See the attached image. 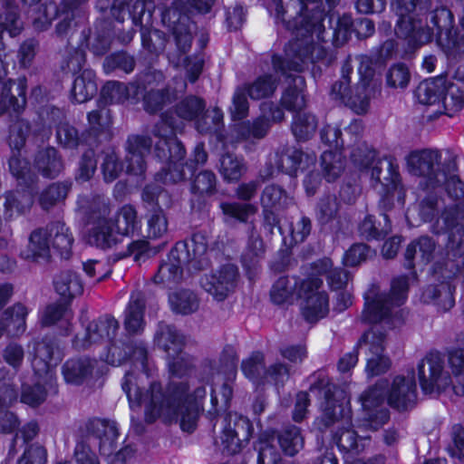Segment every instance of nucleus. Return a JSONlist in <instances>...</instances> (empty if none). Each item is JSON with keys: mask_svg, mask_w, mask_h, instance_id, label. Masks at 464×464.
Listing matches in <instances>:
<instances>
[{"mask_svg": "<svg viewBox=\"0 0 464 464\" xmlns=\"http://www.w3.org/2000/svg\"><path fill=\"white\" fill-rule=\"evenodd\" d=\"M155 344L168 356L170 375L166 392L153 378V366L147 358V350L142 343L126 347L130 369L126 372L121 387L126 393L130 407H144L145 420L153 422L160 419L166 423L179 420L180 428L192 432L199 413L203 410L206 390L203 386L190 392L188 382L177 381L188 373L190 361L183 353L184 336L173 326L160 323L154 335Z\"/></svg>", "mask_w": 464, "mask_h": 464, "instance_id": "obj_1", "label": "nucleus"}, {"mask_svg": "<svg viewBox=\"0 0 464 464\" xmlns=\"http://www.w3.org/2000/svg\"><path fill=\"white\" fill-rule=\"evenodd\" d=\"M205 102L196 96H188L179 102L174 109H168L160 115V122L153 130L156 139L154 152L156 157L166 161L168 166L156 175V180L164 184H176L185 179L184 164L182 160L186 154L185 149L176 138V133L181 131L186 121H194L198 131L215 133L225 148L239 141L251 139L264 138L272 123L280 122L285 118L284 111L270 102L260 106L261 115L252 122L243 121L235 123L227 137H222L218 131L223 126V112L215 107L205 111Z\"/></svg>", "mask_w": 464, "mask_h": 464, "instance_id": "obj_2", "label": "nucleus"}, {"mask_svg": "<svg viewBox=\"0 0 464 464\" xmlns=\"http://www.w3.org/2000/svg\"><path fill=\"white\" fill-rule=\"evenodd\" d=\"M415 279V273L393 278L389 293H382L372 285L364 295V309L362 319L372 327L364 333L357 348L366 355L365 372L368 377L386 372L391 366L384 354L386 332L401 326L408 313L402 308L408 297V288Z\"/></svg>", "mask_w": 464, "mask_h": 464, "instance_id": "obj_3", "label": "nucleus"}, {"mask_svg": "<svg viewBox=\"0 0 464 464\" xmlns=\"http://www.w3.org/2000/svg\"><path fill=\"white\" fill-rule=\"evenodd\" d=\"M310 391L324 395L323 416L316 425L320 430L323 429L322 423L324 428L333 426V440L343 453L344 464H383L382 456L367 463L357 458L370 441L366 432L377 430L371 426V422L375 419L374 413L372 412L370 419L362 408L363 419L358 420L354 426L351 419L350 400L344 390L337 388L327 379L321 378L311 386Z\"/></svg>", "mask_w": 464, "mask_h": 464, "instance_id": "obj_4", "label": "nucleus"}, {"mask_svg": "<svg viewBox=\"0 0 464 464\" xmlns=\"http://www.w3.org/2000/svg\"><path fill=\"white\" fill-rule=\"evenodd\" d=\"M321 16L319 14L316 17V23L314 24L315 33L309 32L307 28H297L295 24L292 26L291 22H287L285 25L292 31L294 39L285 46L284 58L274 55L272 59L276 73H280L291 81L283 92L281 105L294 113L300 112L306 104L305 82L302 76L293 75L291 72L303 71L310 63H315L326 55V50L323 45L326 32L320 23Z\"/></svg>", "mask_w": 464, "mask_h": 464, "instance_id": "obj_5", "label": "nucleus"}, {"mask_svg": "<svg viewBox=\"0 0 464 464\" xmlns=\"http://www.w3.org/2000/svg\"><path fill=\"white\" fill-rule=\"evenodd\" d=\"M440 158L438 150L412 151L407 157V167L411 174L424 178V189H435L443 186L451 198L459 200L431 226V230L436 234L449 232L450 244L453 245L454 231L458 234L464 232V183L457 174V155L447 150L445 164L441 169L439 167Z\"/></svg>", "mask_w": 464, "mask_h": 464, "instance_id": "obj_6", "label": "nucleus"}, {"mask_svg": "<svg viewBox=\"0 0 464 464\" xmlns=\"http://www.w3.org/2000/svg\"><path fill=\"white\" fill-rule=\"evenodd\" d=\"M392 7L398 15L395 33L405 40L411 48L430 43L434 35L438 44L450 48L455 42L450 39L453 15L445 8H437L430 14V24L423 16L429 8V0H393Z\"/></svg>", "mask_w": 464, "mask_h": 464, "instance_id": "obj_7", "label": "nucleus"}, {"mask_svg": "<svg viewBox=\"0 0 464 464\" xmlns=\"http://www.w3.org/2000/svg\"><path fill=\"white\" fill-rule=\"evenodd\" d=\"M164 79L162 72L150 70L140 78V84L126 85L119 82H106L101 92L100 102L103 105L121 103L127 100L137 101L140 94L144 93V109L150 113L161 111L171 104L183 93L187 84L181 77H174L172 87L170 84L162 91H154V88Z\"/></svg>", "mask_w": 464, "mask_h": 464, "instance_id": "obj_8", "label": "nucleus"}, {"mask_svg": "<svg viewBox=\"0 0 464 464\" xmlns=\"http://www.w3.org/2000/svg\"><path fill=\"white\" fill-rule=\"evenodd\" d=\"M351 160L360 171L370 175L372 185L384 205H404L405 188L401 184L398 164L391 157H380L367 145L353 150Z\"/></svg>", "mask_w": 464, "mask_h": 464, "instance_id": "obj_9", "label": "nucleus"}, {"mask_svg": "<svg viewBox=\"0 0 464 464\" xmlns=\"http://www.w3.org/2000/svg\"><path fill=\"white\" fill-rule=\"evenodd\" d=\"M29 126L24 121L15 122L10 130V147L13 156L9 160V168L13 176L17 180L20 188L8 192L5 195V216L13 218L28 211L34 203L36 176L32 172L28 162L20 159L14 152L20 154V150L24 144L25 134Z\"/></svg>", "mask_w": 464, "mask_h": 464, "instance_id": "obj_10", "label": "nucleus"}, {"mask_svg": "<svg viewBox=\"0 0 464 464\" xmlns=\"http://www.w3.org/2000/svg\"><path fill=\"white\" fill-rule=\"evenodd\" d=\"M398 410H407L416 401V382L413 376H396L389 386L387 380H380L373 387L365 391L360 401L370 419L374 413L375 419L371 422L373 429H379L389 420V411L384 407V399Z\"/></svg>", "mask_w": 464, "mask_h": 464, "instance_id": "obj_11", "label": "nucleus"}, {"mask_svg": "<svg viewBox=\"0 0 464 464\" xmlns=\"http://www.w3.org/2000/svg\"><path fill=\"white\" fill-rule=\"evenodd\" d=\"M332 266L329 258L319 260L314 266L312 276L304 280L298 288L302 314L307 322H317L329 313V298L324 290H320L323 281L317 276L326 274L328 284L334 291L343 289L348 284V273L342 269H332Z\"/></svg>", "mask_w": 464, "mask_h": 464, "instance_id": "obj_12", "label": "nucleus"}, {"mask_svg": "<svg viewBox=\"0 0 464 464\" xmlns=\"http://www.w3.org/2000/svg\"><path fill=\"white\" fill-rule=\"evenodd\" d=\"M24 29L17 6L8 0H0V115L12 111L19 114L24 108L26 100V79L24 77L17 80V95L15 98L11 94L13 82L5 80L7 74L6 58L8 54L5 52V45L2 42V34L7 32L11 37H14Z\"/></svg>", "mask_w": 464, "mask_h": 464, "instance_id": "obj_13", "label": "nucleus"}, {"mask_svg": "<svg viewBox=\"0 0 464 464\" xmlns=\"http://www.w3.org/2000/svg\"><path fill=\"white\" fill-rule=\"evenodd\" d=\"M358 73L360 81L353 91L350 88L349 74L352 67L347 63L343 65L342 79L336 82L331 89V98L339 104L349 107L357 114L366 113L370 107V101L380 92V82L374 78L378 63L367 55L359 58Z\"/></svg>", "mask_w": 464, "mask_h": 464, "instance_id": "obj_14", "label": "nucleus"}, {"mask_svg": "<svg viewBox=\"0 0 464 464\" xmlns=\"http://www.w3.org/2000/svg\"><path fill=\"white\" fill-rule=\"evenodd\" d=\"M208 237L202 233H195L188 241L178 242L167 260L160 266L154 276L155 283L170 287L181 279L184 266L188 271H198L208 266Z\"/></svg>", "mask_w": 464, "mask_h": 464, "instance_id": "obj_15", "label": "nucleus"}, {"mask_svg": "<svg viewBox=\"0 0 464 464\" xmlns=\"http://www.w3.org/2000/svg\"><path fill=\"white\" fill-rule=\"evenodd\" d=\"M162 23L172 31L177 46V52L168 56L169 63L175 67L180 66L182 63L189 81L196 82L201 73L203 60L198 56L193 58L185 56L191 46L195 25L190 22V17L181 1L173 3L172 6L162 13Z\"/></svg>", "mask_w": 464, "mask_h": 464, "instance_id": "obj_16", "label": "nucleus"}, {"mask_svg": "<svg viewBox=\"0 0 464 464\" xmlns=\"http://www.w3.org/2000/svg\"><path fill=\"white\" fill-rule=\"evenodd\" d=\"M82 38L78 49L68 62L70 71L74 73L82 71V73L74 79L72 88V97L78 103L91 100L97 92L93 71L83 69L85 63L83 48H89L94 55H102L109 50L111 43V35L109 30L97 31L92 36L82 31Z\"/></svg>", "mask_w": 464, "mask_h": 464, "instance_id": "obj_17", "label": "nucleus"}, {"mask_svg": "<svg viewBox=\"0 0 464 464\" xmlns=\"http://www.w3.org/2000/svg\"><path fill=\"white\" fill-rule=\"evenodd\" d=\"M443 358L438 352L429 353L418 364L420 384L425 393H432L452 383L454 392L464 395V349H454L449 353V364L456 383L443 370Z\"/></svg>", "mask_w": 464, "mask_h": 464, "instance_id": "obj_18", "label": "nucleus"}, {"mask_svg": "<svg viewBox=\"0 0 464 464\" xmlns=\"http://www.w3.org/2000/svg\"><path fill=\"white\" fill-rule=\"evenodd\" d=\"M28 347L32 356V367L39 377V381L33 387L23 386L21 401L35 407L41 404L46 397V391L41 384V381L47 382L52 385V368L61 361L62 353L51 339H44L42 342L34 341Z\"/></svg>", "mask_w": 464, "mask_h": 464, "instance_id": "obj_19", "label": "nucleus"}, {"mask_svg": "<svg viewBox=\"0 0 464 464\" xmlns=\"http://www.w3.org/2000/svg\"><path fill=\"white\" fill-rule=\"evenodd\" d=\"M73 238L68 227L60 221L51 224L46 229H36L32 232L25 249L21 252L24 259L34 262H46L51 256V244L63 257H68Z\"/></svg>", "mask_w": 464, "mask_h": 464, "instance_id": "obj_20", "label": "nucleus"}, {"mask_svg": "<svg viewBox=\"0 0 464 464\" xmlns=\"http://www.w3.org/2000/svg\"><path fill=\"white\" fill-rule=\"evenodd\" d=\"M237 362L236 350L227 346L220 355L218 366H211L210 379L207 381L211 385L209 415H218L227 410L233 393L230 382L236 378Z\"/></svg>", "mask_w": 464, "mask_h": 464, "instance_id": "obj_21", "label": "nucleus"}, {"mask_svg": "<svg viewBox=\"0 0 464 464\" xmlns=\"http://www.w3.org/2000/svg\"><path fill=\"white\" fill-rule=\"evenodd\" d=\"M79 209L90 219H94L90 228L86 240L97 247L111 248L120 242V236L112 227L111 221L106 218L110 212L109 203L102 196H95L90 200L86 197H80Z\"/></svg>", "mask_w": 464, "mask_h": 464, "instance_id": "obj_22", "label": "nucleus"}, {"mask_svg": "<svg viewBox=\"0 0 464 464\" xmlns=\"http://www.w3.org/2000/svg\"><path fill=\"white\" fill-rule=\"evenodd\" d=\"M415 94L422 104L441 103L443 113L450 117L459 111L464 103V92L442 75L421 82Z\"/></svg>", "mask_w": 464, "mask_h": 464, "instance_id": "obj_23", "label": "nucleus"}, {"mask_svg": "<svg viewBox=\"0 0 464 464\" xmlns=\"http://www.w3.org/2000/svg\"><path fill=\"white\" fill-rule=\"evenodd\" d=\"M322 0H272L266 6L267 11L275 16L276 23L282 22L286 24L291 22L292 26L307 28L309 32L315 33L314 24L316 17L321 14L320 23L325 32L324 11L318 8L309 7L310 4H316Z\"/></svg>", "mask_w": 464, "mask_h": 464, "instance_id": "obj_24", "label": "nucleus"}, {"mask_svg": "<svg viewBox=\"0 0 464 464\" xmlns=\"http://www.w3.org/2000/svg\"><path fill=\"white\" fill-rule=\"evenodd\" d=\"M40 126H36L34 131L49 136L51 129L56 128V139L59 144L64 148L72 149L79 144L77 130L65 121L63 111L58 108H45L39 113Z\"/></svg>", "mask_w": 464, "mask_h": 464, "instance_id": "obj_25", "label": "nucleus"}, {"mask_svg": "<svg viewBox=\"0 0 464 464\" xmlns=\"http://www.w3.org/2000/svg\"><path fill=\"white\" fill-rule=\"evenodd\" d=\"M252 432V423L246 417L230 412L223 420L220 444L228 453L235 454L249 440Z\"/></svg>", "mask_w": 464, "mask_h": 464, "instance_id": "obj_26", "label": "nucleus"}, {"mask_svg": "<svg viewBox=\"0 0 464 464\" xmlns=\"http://www.w3.org/2000/svg\"><path fill=\"white\" fill-rule=\"evenodd\" d=\"M276 87V79L272 75L258 77L246 89L238 88L233 96V104L230 112L233 121L241 120L248 113L246 92L250 98L259 100L271 95Z\"/></svg>", "mask_w": 464, "mask_h": 464, "instance_id": "obj_27", "label": "nucleus"}, {"mask_svg": "<svg viewBox=\"0 0 464 464\" xmlns=\"http://www.w3.org/2000/svg\"><path fill=\"white\" fill-rule=\"evenodd\" d=\"M241 368L244 375L254 383L267 382L278 385L289 376V371L283 363H275L268 370H265L264 355L259 352L254 353L248 359L244 360Z\"/></svg>", "mask_w": 464, "mask_h": 464, "instance_id": "obj_28", "label": "nucleus"}, {"mask_svg": "<svg viewBox=\"0 0 464 464\" xmlns=\"http://www.w3.org/2000/svg\"><path fill=\"white\" fill-rule=\"evenodd\" d=\"M239 274L237 267L231 264L220 266L201 281L203 289L216 300L222 301L233 293L237 286Z\"/></svg>", "mask_w": 464, "mask_h": 464, "instance_id": "obj_29", "label": "nucleus"}, {"mask_svg": "<svg viewBox=\"0 0 464 464\" xmlns=\"http://www.w3.org/2000/svg\"><path fill=\"white\" fill-rule=\"evenodd\" d=\"M118 328L119 324L114 317H102L83 326L82 332L75 335L72 344L76 349H85L104 340L111 343Z\"/></svg>", "mask_w": 464, "mask_h": 464, "instance_id": "obj_30", "label": "nucleus"}, {"mask_svg": "<svg viewBox=\"0 0 464 464\" xmlns=\"http://www.w3.org/2000/svg\"><path fill=\"white\" fill-rule=\"evenodd\" d=\"M261 204L265 226L272 232L279 220L276 213L293 204V198L280 187L267 186L261 195Z\"/></svg>", "mask_w": 464, "mask_h": 464, "instance_id": "obj_31", "label": "nucleus"}, {"mask_svg": "<svg viewBox=\"0 0 464 464\" xmlns=\"http://www.w3.org/2000/svg\"><path fill=\"white\" fill-rule=\"evenodd\" d=\"M151 140L141 135H131L127 140L126 172L141 176L146 169L145 156L150 152Z\"/></svg>", "mask_w": 464, "mask_h": 464, "instance_id": "obj_32", "label": "nucleus"}, {"mask_svg": "<svg viewBox=\"0 0 464 464\" xmlns=\"http://www.w3.org/2000/svg\"><path fill=\"white\" fill-rule=\"evenodd\" d=\"M276 169L290 176L297 174L298 170H304L314 166L316 157L314 153H303L295 148H288L284 153L275 155Z\"/></svg>", "mask_w": 464, "mask_h": 464, "instance_id": "obj_33", "label": "nucleus"}, {"mask_svg": "<svg viewBox=\"0 0 464 464\" xmlns=\"http://www.w3.org/2000/svg\"><path fill=\"white\" fill-rule=\"evenodd\" d=\"M86 0H64L62 3L61 13L63 15L62 21L57 24L55 33L58 36H67L72 27H78L86 21V12L82 3Z\"/></svg>", "mask_w": 464, "mask_h": 464, "instance_id": "obj_34", "label": "nucleus"}, {"mask_svg": "<svg viewBox=\"0 0 464 464\" xmlns=\"http://www.w3.org/2000/svg\"><path fill=\"white\" fill-rule=\"evenodd\" d=\"M28 309L22 304H15L6 309L0 319V337L6 334L9 337H19L26 330L25 319Z\"/></svg>", "mask_w": 464, "mask_h": 464, "instance_id": "obj_35", "label": "nucleus"}, {"mask_svg": "<svg viewBox=\"0 0 464 464\" xmlns=\"http://www.w3.org/2000/svg\"><path fill=\"white\" fill-rule=\"evenodd\" d=\"M144 310L143 295L139 291L132 292L124 312V327L129 334H140L144 330Z\"/></svg>", "mask_w": 464, "mask_h": 464, "instance_id": "obj_36", "label": "nucleus"}, {"mask_svg": "<svg viewBox=\"0 0 464 464\" xmlns=\"http://www.w3.org/2000/svg\"><path fill=\"white\" fill-rule=\"evenodd\" d=\"M436 246L428 237H421L411 242L405 253L407 266L412 269L415 265L424 266L430 263L435 256Z\"/></svg>", "mask_w": 464, "mask_h": 464, "instance_id": "obj_37", "label": "nucleus"}, {"mask_svg": "<svg viewBox=\"0 0 464 464\" xmlns=\"http://www.w3.org/2000/svg\"><path fill=\"white\" fill-rule=\"evenodd\" d=\"M89 430L100 440L101 453L109 454L119 436L117 423L113 420L94 419L90 421Z\"/></svg>", "mask_w": 464, "mask_h": 464, "instance_id": "obj_38", "label": "nucleus"}, {"mask_svg": "<svg viewBox=\"0 0 464 464\" xmlns=\"http://www.w3.org/2000/svg\"><path fill=\"white\" fill-rule=\"evenodd\" d=\"M264 253L263 240L253 231L248 239L247 246L242 256V264L250 280L257 274L260 260Z\"/></svg>", "mask_w": 464, "mask_h": 464, "instance_id": "obj_39", "label": "nucleus"}, {"mask_svg": "<svg viewBox=\"0 0 464 464\" xmlns=\"http://www.w3.org/2000/svg\"><path fill=\"white\" fill-rule=\"evenodd\" d=\"M35 168L45 178L57 177L63 169L61 156L54 148H46L40 150L34 160Z\"/></svg>", "mask_w": 464, "mask_h": 464, "instance_id": "obj_40", "label": "nucleus"}, {"mask_svg": "<svg viewBox=\"0 0 464 464\" xmlns=\"http://www.w3.org/2000/svg\"><path fill=\"white\" fill-rule=\"evenodd\" d=\"M72 318V314L67 304H54L44 309L41 316V322L44 325L56 324L64 331V334H68Z\"/></svg>", "mask_w": 464, "mask_h": 464, "instance_id": "obj_41", "label": "nucleus"}, {"mask_svg": "<svg viewBox=\"0 0 464 464\" xmlns=\"http://www.w3.org/2000/svg\"><path fill=\"white\" fill-rule=\"evenodd\" d=\"M93 370V362L88 358L68 360L63 367V375L67 383L81 384Z\"/></svg>", "mask_w": 464, "mask_h": 464, "instance_id": "obj_42", "label": "nucleus"}, {"mask_svg": "<svg viewBox=\"0 0 464 464\" xmlns=\"http://www.w3.org/2000/svg\"><path fill=\"white\" fill-rule=\"evenodd\" d=\"M297 279L295 277L282 276L272 285L270 290L271 301L276 304H288L297 295Z\"/></svg>", "mask_w": 464, "mask_h": 464, "instance_id": "obj_43", "label": "nucleus"}, {"mask_svg": "<svg viewBox=\"0 0 464 464\" xmlns=\"http://www.w3.org/2000/svg\"><path fill=\"white\" fill-rule=\"evenodd\" d=\"M321 169L327 182L335 181L344 171L345 160L342 150H325L321 156Z\"/></svg>", "mask_w": 464, "mask_h": 464, "instance_id": "obj_44", "label": "nucleus"}, {"mask_svg": "<svg viewBox=\"0 0 464 464\" xmlns=\"http://www.w3.org/2000/svg\"><path fill=\"white\" fill-rule=\"evenodd\" d=\"M220 209L225 221L237 220L240 223H248L253 226L252 218L257 213V207L252 203L221 202Z\"/></svg>", "mask_w": 464, "mask_h": 464, "instance_id": "obj_45", "label": "nucleus"}, {"mask_svg": "<svg viewBox=\"0 0 464 464\" xmlns=\"http://www.w3.org/2000/svg\"><path fill=\"white\" fill-rule=\"evenodd\" d=\"M112 227L121 236H133L140 229L137 220V212L130 205L123 206L118 212L115 220H111Z\"/></svg>", "mask_w": 464, "mask_h": 464, "instance_id": "obj_46", "label": "nucleus"}, {"mask_svg": "<svg viewBox=\"0 0 464 464\" xmlns=\"http://www.w3.org/2000/svg\"><path fill=\"white\" fill-rule=\"evenodd\" d=\"M54 287L64 300H71L82 293V285L78 275L71 271L61 273L54 280Z\"/></svg>", "mask_w": 464, "mask_h": 464, "instance_id": "obj_47", "label": "nucleus"}, {"mask_svg": "<svg viewBox=\"0 0 464 464\" xmlns=\"http://www.w3.org/2000/svg\"><path fill=\"white\" fill-rule=\"evenodd\" d=\"M277 227L283 237L285 244H287L286 235L290 237V245L303 242L310 234L311 223L309 218L301 217L295 223L288 225L281 224L278 220Z\"/></svg>", "mask_w": 464, "mask_h": 464, "instance_id": "obj_48", "label": "nucleus"}, {"mask_svg": "<svg viewBox=\"0 0 464 464\" xmlns=\"http://www.w3.org/2000/svg\"><path fill=\"white\" fill-rule=\"evenodd\" d=\"M72 183L69 181L54 182L44 188L39 195V204L44 209H49L55 205L63 202L69 190Z\"/></svg>", "mask_w": 464, "mask_h": 464, "instance_id": "obj_49", "label": "nucleus"}, {"mask_svg": "<svg viewBox=\"0 0 464 464\" xmlns=\"http://www.w3.org/2000/svg\"><path fill=\"white\" fill-rule=\"evenodd\" d=\"M317 120L309 112H297L293 116L291 130L297 140H307L315 132Z\"/></svg>", "mask_w": 464, "mask_h": 464, "instance_id": "obj_50", "label": "nucleus"}, {"mask_svg": "<svg viewBox=\"0 0 464 464\" xmlns=\"http://www.w3.org/2000/svg\"><path fill=\"white\" fill-rule=\"evenodd\" d=\"M169 302L172 311L180 314H191L198 307L196 295L188 290H180L169 295Z\"/></svg>", "mask_w": 464, "mask_h": 464, "instance_id": "obj_51", "label": "nucleus"}, {"mask_svg": "<svg viewBox=\"0 0 464 464\" xmlns=\"http://www.w3.org/2000/svg\"><path fill=\"white\" fill-rule=\"evenodd\" d=\"M219 171L225 180L237 181L246 171V166L242 158L227 153L220 159Z\"/></svg>", "mask_w": 464, "mask_h": 464, "instance_id": "obj_52", "label": "nucleus"}, {"mask_svg": "<svg viewBox=\"0 0 464 464\" xmlns=\"http://www.w3.org/2000/svg\"><path fill=\"white\" fill-rule=\"evenodd\" d=\"M278 443L286 455L296 454L304 446V439L299 428L295 426L285 428L278 435Z\"/></svg>", "mask_w": 464, "mask_h": 464, "instance_id": "obj_53", "label": "nucleus"}, {"mask_svg": "<svg viewBox=\"0 0 464 464\" xmlns=\"http://www.w3.org/2000/svg\"><path fill=\"white\" fill-rule=\"evenodd\" d=\"M88 122L90 127V135L98 139L102 135H109L111 124L110 111L106 108H101L88 113Z\"/></svg>", "mask_w": 464, "mask_h": 464, "instance_id": "obj_54", "label": "nucleus"}, {"mask_svg": "<svg viewBox=\"0 0 464 464\" xmlns=\"http://www.w3.org/2000/svg\"><path fill=\"white\" fill-rule=\"evenodd\" d=\"M168 231V219L161 208H157L147 216V237L150 239H159Z\"/></svg>", "mask_w": 464, "mask_h": 464, "instance_id": "obj_55", "label": "nucleus"}, {"mask_svg": "<svg viewBox=\"0 0 464 464\" xmlns=\"http://www.w3.org/2000/svg\"><path fill=\"white\" fill-rule=\"evenodd\" d=\"M217 179L213 172L205 170L194 179L191 192L198 196H211L216 192Z\"/></svg>", "mask_w": 464, "mask_h": 464, "instance_id": "obj_56", "label": "nucleus"}, {"mask_svg": "<svg viewBox=\"0 0 464 464\" xmlns=\"http://www.w3.org/2000/svg\"><path fill=\"white\" fill-rule=\"evenodd\" d=\"M382 218L385 224L382 229H379L375 225L373 217L371 215L366 216L359 227L361 235L366 239H380L386 236L391 230V225L387 215H383Z\"/></svg>", "mask_w": 464, "mask_h": 464, "instance_id": "obj_57", "label": "nucleus"}, {"mask_svg": "<svg viewBox=\"0 0 464 464\" xmlns=\"http://www.w3.org/2000/svg\"><path fill=\"white\" fill-rule=\"evenodd\" d=\"M142 199L149 204L159 206V208H161V207L169 208L172 204L169 192L156 184L145 187L142 192Z\"/></svg>", "mask_w": 464, "mask_h": 464, "instance_id": "obj_58", "label": "nucleus"}, {"mask_svg": "<svg viewBox=\"0 0 464 464\" xmlns=\"http://www.w3.org/2000/svg\"><path fill=\"white\" fill-rule=\"evenodd\" d=\"M154 9L152 0H137L129 13L136 25H143L150 24Z\"/></svg>", "mask_w": 464, "mask_h": 464, "instance_id": "obj_59", "label": "nucleus"}, {"mask_svg": "<svg viewBox=\"0 0 464 464\" xmlns=\"http://www.w3.org/2000/svg\"><path fill=\"white\" fill-rule=\"evenodd\" d=\"M83 270L93 283H99L111 273V264L107 260H88L83 264Z\"/></svg>", "mask_w": 464, "mask_h": 464, "instance_id": "obj_60", "label": "nucleus"}, {"mask_svg": "<svg viewBox=\"0 0 464 464\" xmlns=\"http://www.w3.org/2000/svg\"><path fill=\"white\" fill-rule=\"evenodd\" d=\"M102 169L106 182L113 181L122 170V166L118 162V156L113 149L110 148L104 151Z\"/></svg>", "mask_w": 464, "mask_h": 464, "instance_id": "obj_61", "label": "nucleus"}, {"mask_svg": "<svg viewBox=\"0 0 464 464\" xmlns=\"http://www.w3.org/2000/svg\"><path fill=\"white\" fill-rule=\"evenodd\" d=\"M96 160L93 150H87L82 157L79 169L75 176L78 182H85L92 179L96 170Z\"/></svg>", "mask_w": 464, "mask_h": 464, "instance_id": "obj_62", "label": "nucleus"}, {"mask_svg": "<svg viewBox=\"0 0 464 464\" xmlns=\"http://www.w3.org/2000/svg\"><path fill=\"white\" fill-rule=\"evenodd\" d=\"M103 67L106 72L120 68L129 73L134 69V60L126 53H117L105 59Z\"/></svg>", "mask_w": 464, "mask_h": 464, "instance_id": "obj_63", "label": "nucleus"}, {"mask_svg": "<svg viewBox=\"0 0 464 464\" xmlns=\"http://www.w3.org/2000/svg\"><path fill=\"white\" fill-rule=\"evenodd\" d=\"M39 14L33 20L34 28L38 31L46 30L51 24L52 20L58 14V9L53 2L43 4L39 7Z\"/></svg>", "mask_w": 464, "mask_h": 464, "instance_id": "obj_64", "label": "nucleus"}]
</instances>
